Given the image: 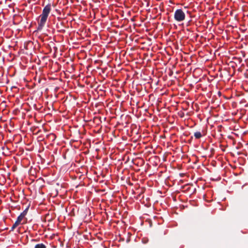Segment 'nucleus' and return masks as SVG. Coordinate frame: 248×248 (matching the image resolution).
I'll list each match as a JSON object with an SVG mask.
<instances>
[{"label": "nucleus", "mask_w": 248, "mask_h": 248, "mask_svg": "<svg viewBox=\"0 0 248 248\" xmlns=\"http://www.w3.org/2000/svg\"><path fill=\"white\" fill-rule=\"evenodd\" d=\"M185 16V14L181 9H177L174 12V18L178 22L183 21Z\"/></svg>", "instance_id": "obj_2"}, {"label": "nucleus", "mask_w": 248, "mask_h": 248, "mask_svg": "<svg viewBox=\"0 0 248 248\" xmlns=\"http://www.w3.org/2000/svg\"><path fill=\"white\" fill-rule=\"evenodd\" d=\"M29 207H27L17 217V219L21 222L27 214Z\"/></svg>", "instance_id": "obj_4"}, {"label": "nucleus", "mask_w": 248, "mask_h": 248, "mask_svg": "<svg viewBox=\"0 0 248 248\" xmlns=\"http://www.w3.org/2000/svg\"><path fill=\"white\" fill-rule=\"evenodd\" d=\"M142 243H144V244H146V243H147V242H148V240H144V239H142Z\"/></svg>", "instance_id": "obj_8"}, {"label": "nucleus", "mask_w": 248, "mask_h": 248, "mask_svg": "<svg viewBox=\"0 0 248 248\" xmlns=\"http://www.w3.org/2000/svg\"><path fill=\"white\" fill-rule=\"evenodd\" d=\"M34 248H46V246L43 243L37 244L35 246Z\"/></svg>", "instance_id": "obj_7"}, {"label": "nucleus", "mask_w": 248, "mask_h": 248, "mask_svg": "<svg viewBox=\"0 0 248 248\" xmlns=\"http://www.w3.org/2000/svg\"><path fill=\"white\" fill-rule=\"evenodd\" d=\"M65 27L64 26V23L63 22H59L56 24V28L58 29V31L61 33H64L65 30L64 29Z\"/></svg>", "instance_id": "obj_3"}, {"label": "nucleus", "mask_w": 248, "mask_h": 248, "mask_svg": "<svg viewBox=\"0 0 248 248\" xmlns=\"http://www.w3.org/2000/svg\"><path fill=\"white\" fill-rule=\"evenodd\" d=\"M61 19V18H60V17H58V20L59 21H60Z\"/></svg>", "instance_id": "obj_9"}, {"label": "nucleus", "mask_w": 248, "mask_h": 248, "mask_svg": "<svg viewBox=\"0 0 248 248\" xmlns=\"http://www.w3.org/2000/svg\"><path fill=\"white\" fill-rule=\"evenodd\" d=\"M21 223V222L18 220L16 219L15 223L12 226L10 231H13L14 230L19 224Z\"/></svg>", "instance_id": "obj_5"}, {"label": "nucleus", "mask_w": 248, "mask_h": 248, "mask_svg": "<svg viewBox=\"0 0 248 248\" xmlns=\"http://www.w3.org/2000/svg\"><path fill=\"white\" fill-rule=\"evenodd\" d=\"M194 137L197 139H199L202 137V134L200 132L197 131L194 133Z\"/></svg>", "instance_id": "obj_6"}, {"label": "nucleus", "mask_w": 248, "mask_h": 248, "mask_svg": "<svg viewBox=\"0 0 248 248\" xmlns=\"http://www.w3.org/2000/svg\"><path fill=\"white\" fill-rule=\"evenodd\" d=\"M51 11V5H46L43 9L42 14L40 16V21L38 22L37 30L41 31L44 27L48 16Z\"/></svg>", "instance_id": "obj_1"}]
</instances>
